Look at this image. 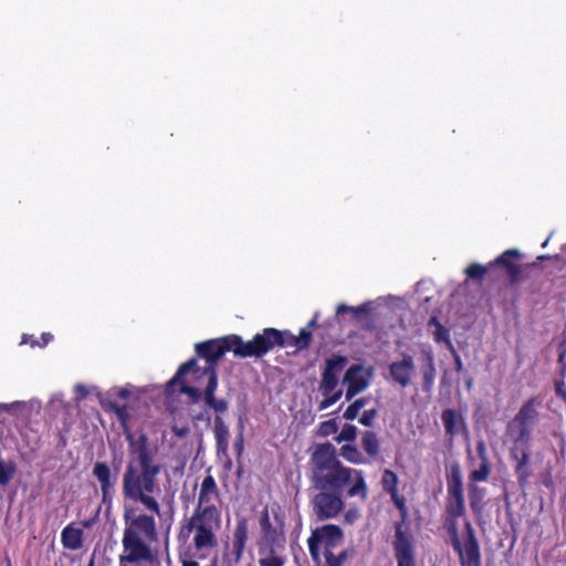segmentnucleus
Segmentation results:
<instances>
[{
	"instance_id": "60",
	"label": "nucleus",
	"mask_w": 566,
	"mask_h": 566,
	"mask_svg": "<svg viewBox=\"0 0 566 566\" xmlns=\"http://www.w3.org/2000/svg\"><path fill=\"white\" fill-rule=\"evenodd\" d=\"M234 448H235V451L237 453L240 455L243 451V436L242 433L239 434L235 443H234Z\"/></svg>"
},
{
	"instance_id": "6",
	"label": "nucleus",
	"mask_w": 566,
	"mask_h": 566,
	"mask_svg": "<svg viewBox=\"0 0 566 566\" xmlns=\"http://www.w3.org/2000/svg\"><path fill=\"white\" fill-rule=\"evenodd\" d=\"M451 544L453 549L458 553L461 566L482 565L480 544L476 538L474 528L469 521L464 523L462 541L459 538L458 532L453 526V533H451Z\"/></svg>"
},
{
	"instance_id": "26",
	"label": "nucleus",
	"mask_w": 566,
	"mask_h": 566,
	"mask_svg": "<svg viewBox=\"0 0 566 566\" xmlns=\"http://www.w3.org/2000/svg\"><path fill=\"white\" fill-rule=\"evenodd\" d=\"M476 482L469 483V501L470 507L474 514H481L484 509L485 490L475 484Z\"/></svg>"
},
{
	"instance_id": "46",
	"label": "nucleus",
	"mask_w": 566,
	"mask_h": 566,
	"mask_svg": "<svg viewBox=\"0 0 566 566\" xmlns=\"http://www.w3.org/2000/svg\"><path fill=\"white\" fill-rule=\"evenodd\" d=\"M378 415V409L371 408L368 410H365L360 418L358 419L359 423H361L365 427H371L374 424L375 418Z\"/></svg>"
},
{
	"instance_id": "63",
	"label": "nucleus",
	"mask_w": 566,
	"mask_h": 566,
	"mask_svg": "<svg viewBox=\"0 0 566 566\" xmlns=\"http://www.w3.org/2000/svg\"><path fill=\"white\" fill-rule=\"evenodd\" d=\"M52 338H53L52 334L42 333V335H41L42 343H40L41 344L40 347L46 346L52 340Z\"/></svg>"
},
{
	"instance_id": "41",
	"label": "nucleus",
	"mask_w": 566,
	"mask_h": 566,
	"mask_svg": "<svg viewBox=\"0 0 566 566\" xmlns=\"http://www.w3.org/2000/svg\"><path fill=\"white\" fill-rule=\"evenodd\" d=\"M324 556H325L327 566H343L344 562L348 557V553L346 549H344L339 554L335 555L332 551V552H324Z\"/></svg>"
},
{
	"instance_id": "5",
	"label": "nucleus",
	"mask_w": 566,
	"mask_h": 566,
	"mask_svg": "<svg viewBox=\"0 0 566 566\" xmlns=\"http://www.w3.org/2000/svg\"><path fill=\"white\" fill-rule=\"evenodd\" d=\"M271 512L274 517V523L270 518L269 507L265 506L260 515L259 524L261 530V537L259 542L260 554L265 551H277L283 547L284 543V520L281 514L279 505H273Z\"/></svg>"
},
{
	"instance_id": "2",
	"label": "nucleus",
	"mask_w": 566,
	"mask_h": 566,
	"mask_svg": "<svg viewBox=\"0 0 566 566\" xmlns=\"http://www.w3.org/2000/svg\"><path fill=\"white\" fill-rule=\"evenodd\" d=\"M248 344L249 342H243L238 335H229L195 345L197 356L206 360V365L202 367V374L207 377V384L203 388V402L206 407L217 413H226L229 409V401L227 399L216 397L219 386L217 364L229 350H232L235 356L242 357L237 350L247 352L245 346Z\"/></svg>"
},
{
	"instance_id": "47",
	"label": "nucleus",
	"mask_w": 566,
	"mask_h": 566,
	"mask_svg": "<svg viewBox=\"0 0 566 566\" xmlns=\"http://www.w3.org/2000/svg\"><path fill=\"white\" fill-rule=\"evenodd\" d=\"M297 337L300 340V350L307 349L312 340V333L307 328H302Z\"/></svg>"
},
{
	"instance_id": "9",
	"label": "nucleus",
	"mask_w": 566,
	"mask_h": 566,
	"mask_svg": "<svg viewBox=\"0 0 566 566\" xmlns=\"http://www.w3.org/2000/svg\"><path fill=\"white\" fill-rule=\"evenodd\" d=\"M520 256L521 252L517 249H509L505 252H503L500 256H497L493 262H491L489 266H483L479 263H471L465 269V274L468 275V277L472 280H481L490 268L495 265H502L506 269L510 284L515 285L521 281L522 270L521 266L514 264L511 261V259Z\"/></svg>"
},
{
	"instance_id": "43",
	"label": "nucleus",
	"mask_w": 566,
	"mask_h": 566,
	"mask_svg": "<svg viewBox=\"0 0 566 566\" xmlns=\"http://www.w3.org/2000/svg\"><path fill=\"white\" fill-rule=\"evenodd\" d=\"M146 443V437L144 436V444ZM154 490V482L149 476V459L144 452V493H150Z\"/></svg>"
},
{
	"instance_id": "11",
	"label": "nucleus",
	"mask_w": 566,
	"mask_h": 566,
	"mask_svg": "<svg viewBox=\"0 0 566 566\" xmlns=\"http://www.w3.org/2000/svg\"><path fill=\"white\" fill-rule=\"evenodd\" d=\"M318 491L311 500L316 520L325 521L336 517L344 507L342 494L326 490Z\"/></svg>"
},
{
	"instance_id": "56",
	"label": "nucleus",
	"mask_w": 566,
	"mask_h": 566,
	"mask_svg": "<svg viewBox=\"0 0 566 566\" xmlns=\"http://www.w3.org/2000/svg\"><path fill=\"white\" fill-rule=\"evenodd\" d=\"M22 343L30 344L31 347L40 346V342L32 335H23Z\"/></svg>"
},
{
	"instance_id": "48",
	"label": "nucleus",
	"mask_w": 566,
	"mask_h": 566,
	"mask_svg": "<svg viewBox=\"0 0 566 566\" xmlns=\"http://www.w3.org/2000/svg\"><path fill=\"white\" fill-rule=\"evenodd\" d=\"M155 527L156 524L154 517L144 515V535L154 538Z\"/></svg>"
},
{
	"instance_id": "25",
	"label": "nucleus",
	"mask_w": 566,
	"mask_h": 566,
	"mask_svg": "<svg viewBox=\"0 0 566 566\" xmlns=\"http://www.w3.org/2000/svg\"><path fill=\"white\" fill-rule=\"evenodd\" d=\"M514 459L517 460V464L515 467V473L517 475V480L520 485H524L527 483L528 478L531 476V471L528 470L530 463V451L523 450L521 453V458H518L517 453L512 452Z\"/></svg>"
},
{
	"instance_id": "61",
	"label": "nucleus",
	"mask_w": 566,
	"mask_h": 566,
	"mask_svg": "<svg viewBox=\"0 0 566 566\" xmlns=\"http://www.w3.org/2000/svg\"><path fill=\"white\" fill-rule=\"evenodd\" d=\"M75 390L80 394L81 398H85L88 395V389L83 384H77Z\"/></svg>"
},
{
	"instance_id": "24",
	"label": "nucleus",
	"mask_w": 566,
	"mask_h": 566,
	"mask_svg": "<svg viewBox=\"0 0 566 566\" xmlns=\"http://www.w3.org/2000/svg\"><path fill=\"white\" fill-rule=\"evenodd\" d=\"M196 532L193 537L195 547L198 551L203 548H213L217 546L216 531L206 530L205 527L193 530Z\"/></svg>"
},
{
	"instance_id": "23",
	"label": "nucleus",
	"mask_w": 566,
	"mask_h": 566,
	"mask_svg": "<svg viewBox=\"0 0 566 566\" xmlns=\"http://www.w3.org/2000/svg\"><path fill=\"white\" fill-rule=\"evenodd\" d=\"M446 512L452 518L451 531L453 532V525L457 528V518L465 513L464 496H447Z\"/></svg>"
},
{
	"instance_id": "33",
	"label": "nucleus",
	"mask_w": 566,
	"mask_h": 566,
	"mask_svg": "<svg viewBox=\"0 0 566 566\" xmlns=\"http://www.w3.org/2000/svg\"><path fill=\"white\" fill-rule=\"evenodd\" d=\"M340 455L352 463H364V457L361 452L354 444H345L340 448Z\"/></svg>"
},
{
	"instance_id": "64",
	"label": "nucleus",
	"mask_w": 566,
	"mask_h": 566,
	"mask_svg": "<svg viewBox=\"0 0 566 566\" xmlns=\"http://www.w3.org/2000/svg\"><path fill=\"white\" fill-rule=\"evenodd\" d=\"M357 517V511H348L345 515V520L348 523H353V521Z\"/></svg>"
},
{
	"instance_id": "45",
	"label": "nucleus",
	"mask_w": 566,
	"mask_h": 566,
	"mask_svg": "<svg viewBox=\"0 0 566 566\" xmlns=\"http://www.w3.org/2000/svg\"><path fill=\"white\" fill-rule=\"evenodd\" d=\"M343 396V390H334L333 392L324 396V399L318 405V410H325L335 405Z\"/></svg>"
},
{
	"instance_id": "21",
	"label": "nucleus",
	"mask_w": 566,
	"mask_h": 566,
	"mask_svg": "<svg viewBox=\"0 0 566 566\" xmlns=\"http://www.w3.org/2000/svg\"><path fill=\"white\" fill-rule=\"evenodd\" d=\"M83 536L82 528L69 524L61 532V543L66 549L78 551L83 547Z\"/></svg>"
},
{
	"instance_id": "30",
	"label": "nucleus",
	"mask_w": 566,
	"mask_h": 566,
	"mask_svg": "<svg viewBox=\"0 0 566 566\" xmlns=\"http://www.w3.org/2000/svg\"><path fill=\"white\" fill-rule=\"evenodd\" d=\"M338 385V376L327 371L326 369H323L322 371V379L319 382V391L323 396H327L328 394L333 392Z\"/></svg>"
},
{
	"instance_id": "10",
	"label": "nucleus",
	"mask_w": 566,
	"mask_h": 566,
	"mask_svg": "<svg viewBox=\"0 0 566 566\" xmlns=\"http://www.w3.org/2000/svg\"><path fill=\"white\" fill-rule=\"evenodd\" d=\"M374 377V367H365L361 364L352 365L342 379V384L346 385L345 399L352 400L357 395L364 392L371 382Z\"/></svg>"
},
{
	"instance_id": "17",
	"label": "nucleus",
	"mask_w": 566,
	"mask_h": 566,
	"mask_svg": "<svg viewBox=\"0 0 566 566\" xmlns=\"http://www.w3.org/2000/svg\"><path fill=\"white\" fill-rule=\"evenodd\" d=\"M441 420L443 422L446 433L452 439L462 432L467 433V423L463 416L455 409L448 408L441 413Z\"/></svg>"
},
{
	"instance_id": "39",
	"label": "nucleus",
	"mask_w": 566,
	"mask_h": 566,
	"mask_svg": "<svg viewBox=\"0 0 566 566\" xmlns=\"http://www.w3.org/2000/svg\"><path fill=\"white\" fill-rule=\"evenodd\" d=\"M398 478L391 470H385L382 475V486L388 493H397Z\"/></svg>"
},
{
	"instance_id": "13",
	"label": "nucleus",
	"mask_w": 566,
	"mask_h": 566,
	"mask_svg": "<svg viewBox=\"0 0 566 566\" xmlns=\"http://www.w3.org/2000/svg\"><path fill=\"white\" fill-rule=\"evenodd\" d=\"M394 552L397 566H416V557L411 536L406 531L401 530L400 524L396 526Z\"/></svg>"
},
{
	"instance_id": "55",
	"label": "nucleus",
	"mask_w": 566,
	"mask_h": 566,
	"mask_svg": "<svg viewBox=\"0 0 566 566\" xmlns=\"http://www.w3.org/2000/svg\"><path fill=\"white\" fill-rule=\"evenodd\" d=\"M321 430L324 434L334 433L337 431V426L334 420H328L322 423Z\"/></svg>"
},
{
	"instance_id": "52",
	"label": "nucleus",
	"mask_w": 566,
	"mask_h": 566,
	"mask_svg": "<svg viewBox=\"0 0 566 566\" xmlns=\"http://www.w3.org/2000/svg\"><path fill=\"white\" fill-rule=\"evenodd\" d=\"M217 442V455L219 458L228 455L229 440H216Z\"/></svg>"
},
{
	"instance_id": "44",
	"label": "nucleus",
	"mask_w": 566,
	"mask_h": 566,
	"mask_svg": "<svg viewBox=\"0 0 566 566\" xmlns=\"http://www.w3.org/2000/svg\"><path fill=\"white\" fill-rule=\"evenodd\" d=\"M356 436H357V428L354 424H345L343 427L342 431L339 432V434L337 436L336 440L338 442H342V441L353 442V441H355Z\"/></svg>"
},
{
	"instance_id": "40",
	"label": "nucleus",
	"mask_w": 566,
	"mask_h": 566,
	"mask_svg": "<svg viewBox=\"0 0 566 566\" xmlns=\"http://www.w3.org/2000/svg\"><path fill=\"white\" fill-rule=\"evenodd\" d=\"M14 472V464L0 461V484L7 485L12 480Z\"/></svg>"
},
{
	"instance_id": "59",
	"label": "nucleus",
	"mask_w": 566,
	"mask_h": 566,
	"mask_svg": "<svg viewBox=\"0 0 566 566\" xmlns=\"http://www.w3.org/2000/svg\"><path fill=\"white\" fill-rule=\"evenodd\" d=\"M370 397H361L356 400H354L355 405L361 410L367 403H369Z\"/></svg>"
},
{
	"instance_id": "27",
	"label": "nucleus",
	"mask_w": 566,
	"mask_h": 566,
	"mask_svg": "<svg viewBox=\"0 0 566 566\" xmlns=\"http://www.w3.org/2000/svg\"><path fill=\"white\" fill-rule=\"evenodd\" d=\"M361 448L371 458H376L379 453L380 442L376 432L367 430L361 434Z\"/></svg>"
},
{
	"instance_id": "36",
	"label": "nucleus",
	"mask_w": 566,
	"mask_h": 566,
	"mask_svg": "<svg viewBox=\"0 0 566 566\" xmlns=\"http://www.w3.org/2000/svg\"><path fill=\"white\" fill-rule=\"evenodd\" d=\"M265 557L260 559V566H283L284 558L277 554V551L271 548V551L263 552Z\"/></svg>"
},
{
	"instance_id": "38",
	"label": "nucleus",
	"mask_w": 566,
	"mask_h": 566,
	"mask_svg": "<svg viewBox=\"0 0 566 566\" xmlns=\"http://www.w3.org/2000/svg\"><path fill=\"white\" fill-rule=\"evenodd\" d=\"M432 335L434 342L446 344L448 350L454 347L450 338V332L443 325H439L438 328L433 331Z\"/></svg>"
},
{
	"instance_id": "29",
	"label": "nucleus",
	"mask_w": 566,
	"mask_h": 566,
	"mask_svg": "<svg viewBox=\"0 0 566 566\" xmlns=\"http://www.w3.org/2000/svg\"><path fill=\"white\" fill-rule=\"evenodd\" d=\"M371 310V302H365L359 306H349L346 304H338L336 307V314L352 313L357 321H363L368 316Z\"/></svg>"
},
{
	"instance_id": "42",
	"label": "nucleus",
	"mask_w": 566,
	"mask_h": 566,
	"mask_svg": "<svg viewBox=\"0 0 566 566\" xmlns=\"http://www.w3.org/2000/svg\"><path fill=\"white\" fill-rule=\"evenodd\" d=\"M390 495H391V499H392L396 507L399 510L400 515H401V521L396 523L395 527L400 524L401 525V530L403 531V524H405V522H406V520L408 517V510H407V506L405 504V500L398 495V492L397 493H390Z\"/></svg>"
},
{
	"instance_id": "1",
	"label": "nucleus",
	"mask_w": 566,
	"mask_h": 566,
	"mask_svg": "<svg viewBox=\"0 0 566 566\" xmlns=\"http://www.w3.org/2000/svg\"><path fill=\"white\" fill-rule=\"evenodd\" d=\"M101 405L116 413L133 454L123 475L125 528L119 566H142V514H137L136 506L142 502V434L136 438L130 431V415L126 405L120 406L109 399H102Z\"/></svg>"
},
{
	"instance_id": "22",
	"label": "nucleus",
	"mask_w": 566,
	"mask_h": 566,
	"mask_svg": "<svg viewBox=\"0 0 566 566\" xmlns=\"http://www.w3.org/2000/svg\"><path fill=\"white\" fill-rule=\"evenodd\" d=\"M192 374L196 378L206 377L202 374V368L198 365V358L192 357L186 363L181 364L175 376L167 382V390H169L171 387L176 386L177 382L181 381V379L187 375Z\"/></svg>"
},
{
	"instance_id": "7",
	"label": "nucleus",
	"mask_w": 566,
	"mask_h": 566,
	"mask_svg": "<svg viewBox=\"0 0 566 566\" xmlns=\"http://www.w3.org/2000/svg\"><path fill=\"white\" fill-rule=\"evenodd\" d=\"M343 539L344 533L338 525L326 524L312 530L311 536L307 539V545L313 562L317 566L321 565L322 545L325 548L324 552H332L343 543Z\"/></svg>"
},
{
	"instance_id": "58",
	"label": "nucleus",
	"mask_w": 566,
	"mask_h": 566,
	"mask_svg": "<svg viewBox=\"0 0 566 566\" xmlns=\"http://www.w3.org/2000/svg\"><path fill=\"white\" fill-rule=\"evenodd\" d=\"M559 356H558V361L562 363L566 356V336L564 337V339L562 340V343L559 344Z\"/></svg>"
},
{
	"instance_id": "28",
	"label": "nucleus",
	"mask_w": 566,
	"mask_h": 566,
	"mask_svg": "<svg viewBox=\"0 0 566 566\" xmlns=\"http://www.w3.org/2000/svg\"><path fill=\"white\" fill-rule=\"evenodd\" d=\"M218 494L217 483L212 475H207L202 483L198 496V505L208 504L211 500V495Z\"/></svg>"
},
{
	"instance_id": "14",
	"label": "nucleus",
	"mask_w": 566,
	"mask_h": 566,
	"mask_svg": "<svg viewBox=\"0 0 566 566\" xmlns=\"http://www.w3.org/2000/svg\"><path fill=\"white\" fill-rule=\"evenodd\" d=\"M92 474L101 485L102 502L106 503L111 501L115 493L117 474L112 473L109 465L102 461L94 463Z\"/></svg>"
},
{
	"instance_id": "54",
	"label": "nucleus",
	"mask_w": 566,
	"mask_h": 566,
	"mask_svg": "<svg viewBox=\"0 0 566 566\" xmlns=\"http://www.w3.org/2000/svg\"><path fill=\"white\" fill-rule=\"evenodd\" d=\"M476 452L480 461H489L486 455V444L483 440L476 442Z\"/></svg>"
},
{
	"instance_id": "19",
	"label": "nucleus",
	"mask_w": 566,
	"mask_h": 566,
	"mask_svg": "<svg viewBox=\"0 0 566 566\" xmlns=\"http://www.w3.org/2000/svg\"><path fill=\"white\" fill-rule=\"evenodd\" d=\"M447 496H464L463 476L458 462L452 463L447 472Z\"/></svg>"
},
{
	"instance_id": "20",
	"label": "nucleus",
	"mask_w": 566,
	"mask_h": 566,
	"mask_svg": "<svg viewBox=\"0 0 566 566\" xmlns=\"http://www.w3.org/2000/svg\"><path fill=\"white\" fill-rule=\"evenodd\" d=\"M248 539V522L245 518H240L237 522L235 528L233 531V551L232 554L234 556V564H239Z\"/></svg>"
},
{
	"instance_id": "4",
	"label": "nucleus",
	"mask_w": 566,
	"mask_h": 566,
	"mask_svg": "<svg viewBox=\"0 0 566 566\" xmlns=\"http://www.w3.org/2000/svg\"><path fill=\"white\" fill-rule=\"evenodd\" d=\"M275 346L296 347L300 349L298 337L290 332H281L275 328H264L262 333L256 334L245 346L247 352L237 350L242 357H262Z\"/></svg>"
},
{
	"instance_id": "53",
	"label": "nucleus",
	"mask_w": 566,
	"mask_h": 566,
	"mask_svg": "<svg viewBox=\"0 0 566 566\" xmlns=\"http://www.w3.org/2000/svg\"><path fill=\"white\" fill-rule=\"evenodd\" d=\"M172 433L178 438H185L189 433V427L187 424L178 426L172 424L171 426Z\"/></svg>"
},
{
	"instance_id": "3",
	"label": "nucleus",
	"mask_w": 566,
	"mask_h": 566,
	"mask_svg": "<svg viewBox=\"0 0 566 566\" xmlns=\"http://www.w3.org/2000/svg\"><path fill=\"white\" fill-rule=\"evenodd\" d=\"M350 481L354 484L347 490V495L367 497V485L361 471L346 468L340 463L323 472H313V482L316 490H326L336 493L343 492Z\"/></svg>"
},
{
	"instance_id": "49",
	"label": "nucleus",
	"mask_w": 566,
	"mask_h": 566,
	"mask_svg": "<svg viewBox=\"0 0 566 566\" xmlns=\"http://www.w3.org/2000/svg\"><path fill=\"white\" fill-rule=\"evenodd\" d=\"M191 419H192L193 423L202 421V422L206 423L207 427H209L210 423H211V416H210V412L207 409L201 410L200 412H198L196 415H192Z\"/></svg>"
},
{
	"instance_id": "31",
	"label": "nucleus",
	"mask_w": 566,
	"mask_h": 566,
	"mask_svg": "<svg viewBox=\"0 0 566 566\" xmlns=\"http://www.w3.org/2000/svg\"><path fill=\"white\" fill-rule=\"evenodd\" d=\"M348 364V358L343 355H333L325 360L324 369L338 376Z\"/></svg>"
},
{
	"instance_id": "18",
	"label": "nucleus",
	"mask_w": 566,
	"mask_h": 566,
	"mask_svg": "<svg viewBox=\"0 0 566 566\" xmlns=\"http://www.w3.org/2000/svg\"><path fill=\"white\" fill-rule=\"evenodd\" d=\"M422 355H423V364L420 369V373L422 376V391L430 394L433 389L434 380H436V376H437L434 356L431 350H426L422 353Z\"/></svg>"
},
{
	"instance_id": "16",
	"label": "nucleus",
	"mask_w": 566,
	"mask_h": 566,
	"mask_svg": "<svg viewBox=\"0 0 566 566\" xmlns=\"http://www.w3.org/2000/svg\"><path fill=\"white\" fill-rule=\"evenodd\" d=\"M312 460L315 465L314 472H323L340 463L337 459L335 447L329 442L318 444Z\"/></svg>"
},
{
	"instance_id": "32",
	"label": "nucleus",
	"mask_w": 566,
	"mask_h": 566,
	"mask_svg": "<svg viewBox=\"0 0 566 566\" xmlns=\"http://www.w3.org/2000/svg\"><path fill=\"white\" fill-rule=\"evenodd\" d=\"M176 385H179V392L188 396L190 402L198 403L200 400H203V389L187 385L184 378Z\"/></svg>"
},
{
	"instance_id": "51",
	"label": "nucleus",
	"mask_w": 566,
	"mask_h": 566,
	"mask_svg": "<svg viewBox=\"0 0 566 566\" xmlns=\"http://www.w3.org/2000/svg\"><path fill=\"white\" fill-rule=\"evenodd\" d=\"M449 352L452 355L455 371L463 373V370H464L463 363H462V359H461L459 353L457 352L455 347L451 348Z\"/></svg>"
},
{
	"instance_id": "62",
	"label": "nucleus",
	"mask_w": 566,
	"mask_h": 566,
	"mask_svg": "<svg viewBox=\"0 0 566 566\" xmlns=\"http://www.w3.org/2000/svg\"><path fill=\"white\" fill-rule=\"evenodd\" d=\"M96 522V516L95 517H91V518H86V520H83L81 521V528L84 530V528H91Z\"/></svg>"
},
{
	"instance_id": "37",
	"label": "nucleus",
	"mask_w": 566,
	"mask_h": 566,
	"mask_svg": "<svg viewBox=\"0 0 566 566\" xmlns=\"http://www.w3.org/2000/svg\"><path fill=\"white\" fill-rule=\"evenodd\" d=\"M144 507L151 511L153 513H156L160 520H171L170 512H161L159 509V505L157 501L151 497L144 494Z\"/></svg>"
},
{
	"instance_id": "8",
	"label": "nucleus",
	"mask_w": 566,
	"mask_h": 566,
	"mask_svg": "<svg viewBox=\"0 0 566 566\" xmlns=\"http://www.w3.org/2000/svg\"><path fill=\"white\" fill-rule=\"evenodd\" d=\"M538 419L535 398L528 399L507 426V432L515 442L528 443Z\"/></svg>"
},
{
	"instance_id": "12",
	"label": "nucleus",
	"mask_w": 566,
	"mask_h": 566,
	"mask_svg": "<svg viewBox=\"0 0 566 566\" xmlns=\"http://www.w3.org/2000/svg\"><path fill=\"white\" fill-rule=\"evenodd\" d=\"M201 527L213 531H217L220 527V514L214 505H197L186 526L188 533Z\"/></svg>"
},
{
	"instance_id": "57",
	"label": "nucleus",
	"mask_w": 566,
	"mask_h": 566,
	"mask_svg": "<svg viewBox=\"0 0 566 566\" xmlns=\"http://www.w3.org/2000/svg\"><path fill=\"white\" fill-rule=\"evenodd\" d=\"M555 391H556V395L558 397H562L565 400V402H566V390L564 388V382L563 381H559V382L556 384Z\"/></svg>"
},
{
	"instance_id": "34",
	"label": "nucleus",
	"mask_w": 566,
	"mask_h": 566,
	"mask_svg": "<svg viewBox=\"0 0 566 566\" xmlns=\"http://www.w3.org/2000/svg\"><path fill=\"white\" fill-rule=\"evenodd\" d=\"M223 413H217L213 420V433L216 440H229V428L222 419Z\"/></svg>"
},
{
	"instance_id": "50",
	"label": "nucleus",
	"mask_w": 566,
	"mask_h": 566,
	"mask_svg": "<svg viewBox=\"0 0 566 566\" xmlns=\"http://www.w3.org/2000/svg\"><path fill=\"white\" fill-rule=\"evenodd\" d=\"M360 409L355 405V402L353 401L347 408L346 410L344 411L343 413V418L346 419V420H354L357 418L358 413H359Z\"/></svg>"
},
{
	"instance_id": "15",
	"label": "nucleus",
	"mask_w": 566,
	"mask_h": 566,
	"mask_svg": "<svg viewBox=\"0 0 566 566\" xmlns=\"http://www.w3.org/2000/svg\"><path fill=\"white\" fill-rule=\"evenodd\" d=\"M390 379L402 388L411 384V377L415 371V361L411 355L402 354V359L392 361L388 366Z\"/></svg>"
},
{
	"instance_id": "35",
	"label": "nucleus",
	"mask_w": 566,
	"mask_h": 566,
	"mask_svg": "<svg viewBox=\"0 0 566 566\" xmlns=\"http://www.w3.org/2000/svg\"><path fill=\"white\" fill-rule=\"evenodd\" d=\"M491 473L490 461H481L479 469L473 470L470 475V482H485Z\"/></svg>"
}]
</instances>
